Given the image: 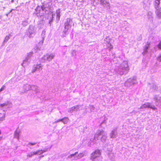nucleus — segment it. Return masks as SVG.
Masks as SVG:
<instances>
[{
    "label": "nucleus",
    "instance_id": "nucleus-1",
    "mask_svg": "<svg viewBox=\"0 0 161 161\" xmlns=\"http://www.w3.org/2000/svg\"><path fill=\"white\" fill-rule=\"evenodd\" d=\"M101 154L100 150L96 149L91 154L90 158L91 160H94L96 158L100 157Z\"/></svg>",
    "mask_w": 161,
    "mask_h": 161
},
{
    "label": "nucleus",
    "instance_id": "nucleus-2",
    "mask_svg": "<svg viewBox=\"0 0 161 161\" xmlns=\"http://www.w3.org/2000/svg\"><path fill=\"white\" fill-rule=\"evenodd\" d=\"M54 57V55L53 54H47L44 55L42 57V59L45 61H50Z\"/></svg>",
    "mask_w": 161,
    "mask_h": 161
},
{
    "label": "nucleus",
    "instance_id": "nucleus-3",
    "mask_svg": "<svg viewBox=\"0 0 161 161\" xmlns=\"http://www.w3.org/2000/svg\"><path fill=\"white\" fill-rule=\"evenodd\" d=\"M42 69V67L41 64H37L33 67L31 71L32 73H34L36 71L41 70Z\"/></svg>",
    "mask_w": 161,
    "mask_h": 161
},
{
    "label": "nucleus",
    "instance_id": "nucleus-4",
    "mask_svg": "<svg viewBox=\"0 0 161 161\" xmlns=\"http://www.w3.org/2000/svg\"><path fill=\"white\" fill-rule=\"evenodd\" d=\"M47 15L48 16L47 17V18L48 19H49V23L51 25L53 21L54 15L52 13H48Z\"/></svg>",
    "mask_w": 161,
    "mask_h": 161
},
{
    "label": "nucleus",
    "instance_id": "nucleus-5",
    "mask_svg": "<svg viewBox=\"0 0 161 161\" xmlns=\"http://www.w3.org/2000/svg\"><path fill=\"white\" fill-rule=\"evenodd\" d=\"M46 151L45 150H39L37 151L36 152H33V153L31 154V155L28 154V155L29 156V157H31L33 155H37V154L39 155L41 154H42L43 153H44L46 152Z\"/></svg>",
    "mask_w": 161,
    "mask_h": 161
},
{
    "label": "nucleus",
    "instance_id": "nucleus-6",
    "mask_svg": "<svg viewBox=\"0 0 161 161\" xmlns=\"http://www.w3.org/2000/svg\"><path fill=\"white\" fill-rule=\"evenodd\" d=\"M156 13L158 17V18L161 17V7L157 10Z\"/></svg>",
    "mask_w": 161,
    "mask_h": 161
},
{
    "label": "nucleus",
    "instance_id": "nucleus-7",
    "mask_svg": "<svg viewBox=\"0 0 161 161\" xmlns=\"http://www.w3.org/2000/svg\"><path fill=\"white\" fill-rule=\"evenodd\" d=\"M60 120L62 121L64 124H66L68 122L69 119L67 117H65L60 119Z\"/></svg>",
    "mask_w": 161,
    "mask_h": 161
},
{
    "label": "nucleus",
    "instance_id": "nucleus-8",
    "mask_svg": "<svg viewBox=\"0 0 161 161\" xmlns=\"http://www.w3.org/2000/svg\"><path fill=\"white\" fill-rule=\"evenodd\" d=\"M71 27L69 22L67 21L65 23V28L67 29V30L69 29Z\"/></svg>",
    "mask_w": 161,
    "mask_h": 161
},
{
    "label": "nucleus",
    "instance_id": "nucleus-9",
    "mask_svg": "<svg viewBox=\"0 0 161 161\" xmlns=\"http://www.w3.org/2000/svg\"><path fill=\"white\" fill-rule=\"evenodd\" d=\"M160 0H155V4L154 5L155 6H156L157 7H158L159 4L160 3Z\"/></svg>",
    "mask_w": 161,
    "mask_h": 161
},
{
    "label": "nucleus",
    "instance_id": "nucleus-10",
    "mask_svg": "<svg viewBox=\"0 0 161 161\" xmlns=\"http://www.w3.org/2000/svg\"><path fill=\"white\" fill-rule=\"evenodd\" d=\"M108 47L110 50L113 48V46L111 44L109 43L108 45Z\"/></svg>",
    "mask_w": 161,
    "mask_h": 161
},
{
    "label": "nucleus",
    "instance_id": "nucleus-11",
    "mask_svg": "<svg viewBox=\"0 0 161 161\" xmlns=\"http://www.w3.org/2000/svg\"><path fill=\"white\" fill-rule=\"evenodd\" d=\"M8 104L6 103H3V104H0V107H3L7 105Z\"/></svg>",
    "mask_w": 161,
    "mask_h": 161
},
{
    "label": "nucleus",
    "instance_id": "nucleus-12",
    "mask_svg": "<svg viewBox=\"0 0 161 161\" xmlns=\"http://www.w3.org/2000/svg\"><path fill=\"white\" fill-rule=\"evenodd\" d=\"M60 17V14L59 13L57 14V15H56L57 18L58 19V20H59V19Z\"/></svg>",
    "mask_w": 161,
    "mask_h": 161
},
{
    "label": "nucleus",
    "instance_id": "nucleus-13",
    "mask_svg": "<svg viewBox=\"0 0 161 161\" xmlns=\"http://www.w3.org/2000/svg\"><path fill=\"white\" fill-rule=\"evenodd\" d=\"M36 144V142H29L28 143V144L29 145H35Z\"/></svg>",
    "mask_w": 161,
    "mask_h": 161
},
{
    "label": "nucleus",
    "instance_id": "nucleus-14",
    "mask_svg": "<svg viewBox=\"0 0 161 161\" xmlns=\"http://www.w3.org/2000/svg\"><path fill=\"white\" fill-rule=\"evenodd\" d=\"M78 153L77 152H76L74 154H71L70 155H69V158H71L73 156H74L75 155V154H76L77 153Z\"/></svg>",
    "mask_w": 161,
    "mask_h": 161
},
{
    "label": "nucleus",
    "instance_id": "nucleus-15",
    "mask_svg": "<svg viewBox=\"0 0 161 161\" xmlns=\"http://www.w3.org/2000/svg\"><path fill=\"white\" fill-rule=\"evenodd\" d=\"M158 60L161 62V55L158 57Z\"/></svg>",
    "mask_w": 161,
    "mask_h": 161
},
{
    "label": "nucleus",
    "instance_id": "nucleus-16",
    "mask_svg": "<svg viewBox=\"0 0 161 161\" xmlns=\"http://www.w3.org/2000/svg\"><path fill=\"white\" fill-rule=\"evenodd\" d=\"M148 107L151 108L153 109H154V110H155V109H157V108H156L155 107H150V106H148Z\"/></svg>",
    "mask_w": 161,
    "mask_h": 161
},
{
    "label": "nucleus",
    "instance_id": "nucleus-17",
    "mask_svg": "<svg viewBox=\"0 0 161 161\" xmlns=\"http://www.w3.org/2000/svg\"><path fill=\"white\" fill-rule=\"evenodd\" d=\"M4 86H3V87H2L0 89V92L2 91L4 89Z\"/></svg>",
    "mask_w": 161,
    "mask_h": 161
},
{
    "label": "nucleus",
    "instance_id": "nucleus-18",
    "mask_svg": "<svg viewBox=\"0 0 161 161\" xmlns=\"http://www.w3.org/2000/svg\"><path fill=\"white\" fill-rule=\"evenodd\" d=\"M100 2H101V3L102 4H103L105 3L104 2V1L103 0H100Z\"/></svg>",
    "mask_w": 161,
    "mask_h": 161
},
{
    "label": "nucleus",
    "instance_id": "nucleus-19",
    "mask_svg": "<svg viewBox=\"0 0 161 161\" xmlns=\"http://www.w3.org/2000/svg\"><path fill=\"white\" fill-rule=\"evenodd\" d=\"M79 155H80L81 157H83V155L82 153L80 154Z\"/></svg>",
    "mask_w": 161,
    "mask_h": 161
},
{
    "label": "nucleus",
    "instance_id": "nucleus-20",
    "mask_svg": "<svg viewBox=\"0 0 161 161\" xmlns=\"http://www.w3.org/2000/svg\"><path fill=\"white\" fill-rule=\"evenodd\" d=\"M125 69H127V70H128V69H128V66H127V67H126V68Z\"/></svg>",
    "mask_w": 161,
    "mask_h": 161
},
{
    "label": "nucleus",
    "instance_id": "nucleus-21",
    "mask_svg": "<svg viewBox=\"0 0 161 161\" xmlns=\"http://www.w3.org/2000/svg\"><path fill=\"white\" fill-rule=\"evenodd\" d=\"M1 134V130H0V135Z\"/></svg>",
    "mask_w": 161,
    "mask_h": 161
},
{
    "label": "nucleus",
    "instance_id": "nucleus-22",
    "mask_svg": "<svg viewBox=\"0 0 161 161\" xmlns=\"http://www.w3.org/2000/svg\"><path fill=\"white\" fill-rule=\"evenodd\" d=\"M41 157H43V155L42 156H41Z\"/></svg>",
    "mask_w": 161,
    "mask_h": 161
},
{
    "label": "nucleus",
    "instance_id": "nucleus-23",
    "mask_svg": "<svg viewBox=\"0 0 161 161\" xmlns=\"http://www.w3.org/2000/svg\"><path fill=\"white\" fill-rule=\"evenodd\" d=\"M14 1L13 0H12V2H13Z\"/></svg>",
    "mask_w": 161,
    "mask_h": 161
}]
</instances>
